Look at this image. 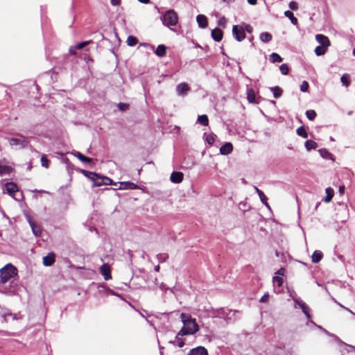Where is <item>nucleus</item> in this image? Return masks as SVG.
I'll use <instances>...</instances> for the list:
<instances>
[{
    "label": "nucleus",
    "mask_w": 355,
    "mask_h": 355,
    "mask_svg": "<svg viewBox=\"0 0 355 355\" xmlns=\"http://www.w3.org/2000/svg\"><path fill=\"white\" fill-rule=\"evenodd\" d=\"M181 321L184 324L183 328L178 332L177 338L179 336L185 335H193L199 330V326L196 319L192 318L189 314L182 313L180 315Z\"/></svg>",
    "instance_id": "1"
},
{
    "label": "nucleus",
    "mask_w": 355,
    "mask_h": 355,
    "mask_svg": "<svg viewBox=\"0 0 355 355\" xmlns=\"http://www.w3.org/2000/svg\"><path fill=\"white\" fill-rule=\"evenodd\" d=\"M82 173L94 182V186L116 185V183H114L112 180L107 177L101 176L96 173L89 172L85 170H82Z\"/></svg>",
    "instance_id": "2"
},
{
    "label": "nucleus",
    "mask_w": 355,
    "mask_h": 355,
    "mask_svg": "<svg viewBox=\"0 0 355 355\" xmlns=\"http://www.w3.org/2000/svg\"><path fill=\"white\" fill-rule=\"evenodd\" d=\"M17 275V268L11 263H8L0 270V283L6 284Z\"/></svg>",
    "instance_id": "3"
},
{
    "label": "nucleus",
    "mask_w": 355,
    "mask_h": 355,
    "mask_svg": "<svg viewBox=\"0 0 355 355\" xmlns=\"http://www.w3.org/2000/svg\"><path fill=\"white\" fill-rule=\"evenodd\" d=\"M216 311L218 316L224 319L227 323L234 322L239 319V317L236 315L239 313L238 311L222 308Z\"/></svg>",
    "instance_id": "4"
},
{
    "label": "nucleus",
    "mask_w": 355,
    "mask_h": 355,
    "mask_svg": "<svg viewBox=\"0 0 355 355\" xmlns=\"http://www.w3.org/2000/svg\"><path fill=\"white\" fill-rule=\"evenodd\" d=\"M16 135L18 137H11L7 139L10 146L15 150H19L26 148L28 145V141L24 135L19 133L16 134Z\"/></svg>",
    "instance_id": "5"
},
{
    "label": "nucleus",
    "mask_w": 355,
    "mask_h": 355,
    "mask_svg": "<svg viewBox=\"0 0 355 355\" xmlns=\"http://www.w3.org/2000/svg\"><path fill=\"white\" fill-rule=\"evenodd\" d=\"M161 20L165 26L170 28L178 24V17L173 10H169L161 17Z\"/></svg>",
    "instance_id": "6"
},
{
    "label": "nucleus",
    "mask_w": 355,
    "mask_h": 355,
    "mask_svg": "<svg viewBox=\"0 0 355 355\" xmlns=\"http://www.w3.org/2000/svg\"><path fill=\"white\" fill-rule=\"evenodd\" d=\"M232 35L238 42L243 40L245 38L244 28L239 25L233 26Z\"/></svg>",
    "instance_id": "7"
},
{
    "label": "nucleus",
    "mask_w": 355,
    "mask_h": 355,
    "mask_svg": "<svg viewBox=\"0 0 355 355\" xmlns=\"http://www.w3.org/2000/svg\"><path fill=\"white\" fill-rule=\"evenodd\" d=\"M283 279L279 276H275L272 278V282L274 285V291L276 293H280L282 292V286L283 284Z\"/></svg>",
    "instance_id": "8"
},
{
    "label": "nucleus",
    "mask_w": 355,
    "mask_h": 355,
    "mask_svg": "<svg viewBox=\"0 0 355 355\" xmlns=\"http://www.w3.org/2000/svg\"><path fill=\"white\" fill-rule=\"evenodd\" d=\"M189 90V86L185 83H180L176 87V92L178 96H186Z\"/></svg>",
    "instance_id": "9"
},
{
    "label": "nucleus",
    "mask_w": 355,
    "mask_h": 355,
    "mask_svg": "<svg viewBox=\"0 0 355 355\" xmlns=\"http://www.w3.org/2000/svg\"><path fill=\"white\" fill-rule=\"evenodd\" d=\"M100 271L105 280H109L112 279L111 270L108 264H103L100 268Z\"/></svg>",
    "instance_id": "10"
},
{
    "label": "nucleus",
    "mask_w": 355,
    "mask_h": 355,
    "mask_svg": "<svg viewBox=\"0 0 355 355\" xmlns=\"http://www.w3.org/2000/svg\"><path fill=\"white\" fill-rule=\"evenodd\" d=\"M315 40H317V42L318 43H320L321 44V46H322L325 48H327L331 44V42H330V40H329V38L324 35H321V34L316 35Z\"/></svg>",
    "instance_id": "11"
},
{
    "label": "nucleus",
    "mask_w": 355,
    "mask_h": 355,
    "mask_svg": "<svg viewBox=\"0 0 355 355\" xmlns=\"http://www.w3.org/2000/svg\"><path fill=\"white\" fill-rule=\"evenodd\" d=\"M5 189L6 192L11 196H13L14 193L18 191L17 185L12 182L6 183L5 185Z\"/></svg>",
    "instance_id": "12"
},
{
    "label": "nucleus",
    "mask_w": 355,
    "mask_h": 355,
    "mask_svg": "<svg viewBox=\"0 0 355 355\" xmlns=\"http://www.w3.org/2000/svg\"><path fill=\"white\" fill-rule=\"evenodd\" d=\"M3 318L5 322H8L10 320H17L21 318L20 313H12L10 312L6 313L3 315Z\"/></svg>",
    "instance_id": "13"
},
{
    "label": "nucleus",
    "mask_w": 355,
    "mask_h": 355,
    "mask_svg": "<svg viewBox=\"0 0 355 355\" xmlns=\"http://www.w3.org/2000/svg\"><path fill=\"white\" fill-rule=\"evenodd\" d=\"M188 355H208V352L204 347L199 346L191 349Z\"/></svg>",
    "instance_id": "14"
},
{
    "label": "nucleus",
    "mask_w": 355,
    "mask_h": 355,
    "mask_svg": "<svg viewBox=\"0 0 355 355\" xmlns=\"http://www.w3.org/2000/svg\"><path fill=\"white\" fill-rule=\"evenodd\" d=\"M139 189V186L131 182H120V186L119 189Z\"/></svg>",
    "instance_id": "15"
},
{
    "label": "nucleus",
    "mask_w": 355,
    "mask_h": 355,
    "mask_svg": "<svg viewBox=\"0 0 355 355\" xmlns=\"http://www.w3.org/2000/svg\"><path fill=\"white\" fill-rule=\"evenodd\" d=\"M55 262V254L53 253H49L46 256L43 257V264L45 266H51Z\"/></svg>",
    "instance_id": "16"
},
{
    "label": "nucleus",
    "mask_w": 355,
    "mask_h": 355,
    "mask_svg": "<svg viewBox=\"0 0 355 355\" xmlns=\"http://www.w3.org/2000/svg\"><path fill=\"white\" fill-rule=\"evenodd\" d=\"M170 179L173 183H180L183 180V173L182 172H173Z\"/></svg>",
    "instance_id": "17"
},
{
    "label": "nucleus",
    "mask_w": 355,
    "mask_h": 355,
    "mask_svg": "<svg viewBox=\"0 0 355 355\" xmlns=\"http://www.w3.org/2000/svg\"><path fill=\"white\" fill-rule=\"evenodd\" d=\"M233 150V146L231 143L227 142L220 148V153L222 155H228Z\"/></svg>",
    "instance_id": "18"
},
{
    "label": "nucleus",
    "mask_w": 355,
    "mask_h": 355,
    "mask_svg": "<svg viewBox=\"0 0 355 355\" xmlns=\"http://www.w3.org/2000/svg\"><path fill=\"white\" fill-rule=\"evenodd\" d=\"M223 31L220 28H215L211 31V37L216 42H220L223 39Z\"/></svg>",
    "instance_id": "19"
},
{
    "label": "nucleus",
    "mask_w": 355,
    "mask_h": 355,
    "mask_svg": "<svg viewBox=\"0 0 355 355\" xmlns=\"http://www.w3.org/2000/svg\"><path fill=\"white\" fill-rule=\"evenodd\" d=\"M196 21L199 27L205 28L207 26V19L203 15H198L196 17Z\"/></svg>",
    "instance_id": "20"
},
{
    "label": "nucleus",
    "mask_w": 355,
    "mask_h": 355,
    "mask_svg": "<svg viewBox=\"0 0 355 355\" xmlns=\"http://www.w3.org/2000/svg\"><path fill=\"white\" fill-rule=\"evenodd\" d=\"M254 190L255 191L257 192V193L258 194L259 198H260V200L262 202L263 204H264L267 207H269V205L268 203L267 202V197L266 196V195L263 193V191H261L259 188H257V187H254Z\"/></svg>",
    "instance_id": "21"
},
{
    "label": "nucleus",
    "mask_w": 355,
    "mask_h": 355,
    "mask_svg": "<svg viewBox=\"0 0 355 355\" xmlns=\"http://www.w3.org/2000/svg\"><path fill=\"white\" fill-rule=\"evenodd\" d=\"M323 257V253L320 250H315L312 254L311 259L313 263H318Z\"/></svg>",
    "instance_id": "22"
},
{
    "label": "nucleus",
    "mask_w": 355,
    "mask_h": 355,
    "mask_svg": "<svg viewBox=\"0 0 355 355\" xmlns=\"http://www.w3.org/2000/svg\"><path fill=\"white\" fill-rule=\"evenodd\" d=\"M30 225L31 227L33 233L36 236H40L42 233V230L40 225H36L32 221H29Z\"/></svg>",
    "instance_id": "23"
},
{
    "label": "nucleus",
    "mask_w": 355,
    "mask_h": 355,
    "mask_svg": "<svg viewBox=\"0 0 355 355\" xmlns=\"http://www.w3.org/2000/svg\"><path fill=\"white\" fill-rule=\"evenodd\" d=\"M72 154L76 157L77 158H78L81 162H85V163H90L92 162V159L88 157H86L85 155H83L82 153H80V152H73L72 153Z\"/></svg>",
    "instance_id": "24"
},
{
    "label": "nucleus",
    "mask_w": 355,
    "mask_h": 355,
    "mask_svg": "<svg viewBox=\"0 0 355 355\" xmlns=\"http://www.w3.org/2000/svg\"><path fill=\"white\" fill-rule=\"evenodd\" d=\"M272 35L268 32L261 33L259 35V39L264 43H268L272 40Z\"/></svg>",
    "instance_id": "25"
},
{
    "label": "nucleus",
    "mask_w": 355,
    "mask_h": 355,
    "mask_svg": "<svg viewBox=\"0 0 355 355\" xmlns=\"http://www.w3.org/2000/svg\"><path fill=\"white\" fill-rule=\"evenodd\" d=\"M284 16L288 17L291 20L292 24H293L294 26L297 25V19L293 15V13L291 10L285 11Z\"/></svg>",
    "instance_id": "26"
},
{
    "label": "nucleus",
    "mask_w": 355,
    "mask_h": 355,
    "mask_svg": "<svg viewBox=\"0 0 355 355\" xmlns=\"http://www.w3.org/2000/svg\"><path fill=\"white\" fill-rule=\"evenodd\" d=\"M166 47L163 44L159 45L155 51V53L159 57L164 56L166 55Z\"/></svg>",
    "instance_id": "27"
},
{
    "label": "nucleus",
    "mask_w": 355,
    "mask_h": 355,
    "mask_svg": "<svg viewBox=\"0 0 355 355\" xmlns=\"http://www.w3.org/2000/svg\"><path fill=\"white\" fill-rule=\"evenodd\" d=\"M12 171V168L10 166L7 165H1L0 164V175H8Z\"/></svg>",
    "instance_id": "28"
},
{
    "label": "nucleus",
    "mask_w": 355,
    "mask_h": 355,
    "mask_svg": "<svg viewBox=\"0 0 355 355\" xmlns=\"http://www.w3.org/2000/svg\"><path fill=\"white\" fill-rule=\"evenodd\" d=\"M318 328L320 329H321L325 334L328 335L330 337H332L335 341L339 343H341V344H345L344 342L341 341L340 339L337 336H336L335 334H333L330 332H329L327 330L324 329V328H322L321 326H318Z\"/></svg>",
    "instance_id": "29"
},
{
    "label": "nucleus",
    "mask_w": 355,
    "mask_h": 355,
    "mask_svg": "<svg viewBox=\"0 0 355 355\" xmlns=\"http://www.w3.org/2000/svg\"><path fill=\"white\" fill-rule=\"evenodd\" d=\"M197 121L202 125H208L209 119L206 114L199 115Z\"/></svg>",
    "instance_id": "30"
},
{
    "label": "nucleus",
    "mask_w": 355,
    "mask_h": 355,
    "mask_svg": "<svg viewBox=\"0 0 355 355\" xmlns=\"http://www.w3.org/2000/svg\"><path fill=\"white\" fill-rule=\"evenodd\" d=\"M325 191H326L327 196L324 198V201L325 202H329L334 197V190L331 188H327Z\"/></svg>",
    "instance_id": "31"
},
{
    "label": "nucleus",
    "mask_w": 355,
    "mask_h": 355,
    "mask_svg": "<svg viewBox=\"0 0 355 355\" xmlns=\"http://www.w3.org/2000/svg\"><path fill=\"white\" fill-rule=\"evenodd\" d=\"M269 60L271 62H281L282 61V58L281 56L277 53H272L270 55Z\"/></svg>",
    "instance_id": "32"
},
{
    "label": "nucleus",
    "mask_w": 355,
    "mask_h": 355,
    "mask_svg": "<svg viewBox=\"0 0 355 355\" xmlns=\"http://www.w3.org/2000/svg\"><path fill=\"white\" fill-rule=\"evenodd\" d=\"M317 146H318V144L314 141L307 140L305 142V147H306V150L309 151L312 149H315L317 148Z\"/></svg>",
    "instance_id": "33"
},
{
    "label": "nucleus",
    "mask_w": 355,
    "mask_h": 355,
    "mask_svg": "<svg viewBox=\"0 0 355 355\" xmlns=\"http://www.w3.org/2000/svg\"><path fill=\"white\" fill-rule=\"evenodd\" d=\"M270 90L272 92L273 96L275 98H278L282 96V90L279 87H270Z\"/></svg>",
    "instance_id": "34"
},
{
    "label": "nucleus",
    "mask_w": 355,
    "mask_h": 355,
    "mask_svg": "<svg viewBox=\"0 0 355 355\" xmlns=\"http://www.w3.org/2000/svg\"><path fill=\"white\" fill-rule=\"evenodd\" d=\"M296 132L299 136H300L304 139L308 137V134H307L306 131L305 130L304 126L299 127L297 129Z\"/></svg>",
    "instance_id": "35"
},
{
    "label": "nucleus",
    "mask_w": 355,
    "mask_h": 355,
    "mask_svg": "<svg viewBox=\"0 0 355 355\" xmlns=\"http://www.w3.org/2000/svg\"><path fill=\"white\" fill-rule=\"evenodd\" d=\"M126 42L128 46H133L137 43V39L132 35H130L128 37Z\"/></svg>",
    "instance_id": "36"
},
{
    "label": "nucleus",
    "mask_w": 355,
    "mask_h": 355,
    "mask_svg": "<svg viewBox=\"0 0 355 355\" xmlns=\"http://www.w3.org/2000/svg\"><path fill=\"white\" fill-rule=\"evenodd\" d=\"M326 49L325 47L322 46H318L315 49V53L318 55V56H320V55H324L325 53H326Z\"/></svg>",
    "instance_id": "37"
},
{
    "label": "nucleus",
    "mask_w": 355,
    "mask_h": 355,
    "mask_svg": "<svg viewBox=\"0 0 355 355\" xmlns=\"http://www.w3.org/2000/svg\"><path fill=\"white\" fill-rule=\"evenodd\" d=\"M340 81L345 87H348L350 84L348 74H343L340 78Z\"/></svg>",
    "instance_id": "38"
},
{
    "label": "nucleus",
    "mask_w": 355,
    "mask_h": 355,
    "mask_svg": "<svg viewBox=\"0 0 355 355\" xmlns=\"http://www.w3.org/2000/svg\"><path fill=\"white\" fill-rule=\"evenodd\" d=\"M320 155L324 158H331L333 156L326 149H320L318 150Z\"/></svg>",
    "instance_id": "39"
},
{
    "label": "nucleus",
    "mask_w": 355,
    "mask_h": 355,
    "mask_svg": "<svg viewBox=\"0 0 355 355\" xmlns=\"http://www.w3.org/2000/svg\"><path fill=\"white\" fill-rule=\"evenodd\" d=\"M168 258V255L166 253H160L157 255V259L159 263L166 261Z\"/></svg>",
    "instance_id": "40"
},
{
    "label": "nucleus",
    "mask_w": 355,
    "mask_h": 355,
    "mask_svg": "<svg viewBox=\"0 0 355 355\" xmlns=\"http://www.w3.org/2000/svg\"><path fill=\"white\" fill-rule=\"evenodd\" d=\"M306 117L313 121L316 116V112L313 110H309L306 112Z\"/></svg>",
    "instance_id": "41"
},
{
    "label": "nucleus",
    "mask_w": 355,
    "mask_h": 355,
    "mask_svg": "<svg viewBox=\"0 0 355 355\" xmlns=\"http://www.w3.org/2000/svg\"><path fill=\"white\" fill-rule=\"evenodd\" d=\"M279 70L283 75H287L289 72V67L287 64H282L279 67Z\"/></svg>",
    "instance_id": "42"
},
{
    "label": "nucleus",
    "mask_w": 355,
    "mask_h": 355,
    "mask_svg": "<svg viewBox=\"0 0 355 355\" xmlns=\"http://www.w3.org/2000/svg\"><path fill=\"white\" fill-rule=\"evenodd\" d=\"M41 164L43 167H49V160L46 158L45 155H42L41 157Z\"/></svg>",
    "instance_id": "43"
},
{
    "label": "nucleus",
    "mask_w": 355,
    "mask_h": 355,
    "mask_svg": "<svg viewBox=\"0 0 355 355\" xmlns=\"http://www.w3.org/2000/svg\"><path fill=\"white\" fill-rule=\"evenodd\" d=\"M91 42H92V40L80 42L75 46V49H82L83 48H84L85 46H86Z\"/></svg>",
    "instance_id": "44"
},
{
    "label": "nucleus",
    "mask_w": 355,
    "mask_h": 355,
    "mask_svg": "<svg viewBox=\"0 0 355 355\" xmlns=\"http://www.w3.org/2000/svg\"><path fill=\"white\" fill-rule=\"evenodd\" d=\"M206 141L209 144L212 145L215 141V135H208L206 136Z\"/></svg>",
    "instance_id": "45"
},
{
    "label": "nucleus",
    "mask_w": 355,
    "mask_h": 355,
    "mask_svg": "<svg viewBox=\"0 0 355 355\" xmlns=\"http://www.w3.org/2000/svg\"><path fill=\"white\" fill-rule=\"evenodd\" d=\"M288 7L292 10H297L299 8L298 3L294 1H292L288 3Z\"/></svg>",
    "instance_id": "46"
},
{
    "label": "nucleus",
    "mask_w": 355,
    "mask_h": 355,
    "mask_svg": "<svg viewBox=\"0 0 355 355\" xmlns=\"http://www.w3.org/2000/svg\"><path fill=\"white\" fill-rule=\"evenodd\" d=\"M227 24V19L225 17H221L218 20V25L222 27H225Z\"/></svg>",
    "instance_id": "47"
},
{
    "label": "nucleus",
    "mask_w": 355,
    "mask_h": 355,
    "mask_svg": "<svg viewBox=\"0 0 355 355\" xmlns=\"http://www.w3.org/2000/svg\"><path fill=\"white\" fill-rule=\"evenodd\" d=\"M309 88V83L306 81H303L300 85V90L302 92H307Z\"/></svg>",
    "instance_id": "48"
},
{
    "label": "nucleus",
    "mask_w": 355,
    "mask_h": 355,
    "mask_svg": "<svg viewBox=\"0 0 355 355\" xmlns=\"http://www.w3.org/2000/svg\"><path fill=\"white\" fill-rule=\"evenodd\" d=\"M175 340L172 342L174 344H176L179 347H182L184 345V342L180 338V336L178 337V339L177 337L175 338Z\"/></svg>",
    "instance_id": "49"
},
{
    "label": "nucleus",
    "mask_w": 355,
    "mask_h": 355,
    "mask_svg": "<svg viewBox=\"0 0 355 355\" xmlns=\"http://www.w3.org/2000/svg\"><path fill=\"white\" fill-rule=\"evenodd\" d=\"M302 312L304 313V314L306 315V317L307 318V319H310L311 318V315L309 312V307L307 305H306L304 306V308L302 309Z\"/></svg>",
    "instance_id": "50"
},
{
    "label": "nucleus",
    "mask_w": 355,
    "mask_h": 355,
    "mask_svg": "<svg viewBox=\"0 0 355 355\" xmlns=\"http://www.w3.org/2000/svg\"><path fill=\"white\" fill-rule=\"evenodd\" d=\"M268 298H269V294L267 293H265L260 299V302H263V303H265V302H267L268 300Z\"/></svg>",
    "instance_id": "51"
},
{
    "label": "nucleus",
    "mask_w": 355,
    "mask_h": 355,
    "mask_svg": "<svg viewBox=\"0 0 355 355\" xmlns=\"http://www.w3.org/2000/svg\"><path fill=\"white\" fill-rule=\"evenodd\" d=\"M284 272H285V270L284 268H279L277 272H276V276H283L284 275Z\"/></svg>",
    "instance_id": "52"
},
{
    "label": "nucleus",
    "mask_w": 355,
    "mask_h": 355,
    "mask_svg": "<svg viewBox=\"0 0 355 355\" xmlns=\"http://www.w3.org/2000/svg\"><path fill=\"white\" fill-rule=\"evenodd\" d=\"M288 293H289V297L292 298V300H293L295 298L297 297V295L295 293V292L294 291H288Z\"/></svg>",
    "instance_id": "53"
},
{
    "label": "nucleus",
    "mask_w": 355,
    "mask_h": 355,
    "mask_svg": "<svg viewBox=\"0 0 355 355\" xmlns=\"http://www.w3.org/2000/svg\"><path fill=\"white\" fill-rule=\"evenodd\" d=\"M118 107H119V109L121 110H125L127 107H128V105L125 104V103H120L119 105H118Z\"/></svg>",
    "instance_id": "54"
},
{
    "label": "nucleus",
    "mask_w": 355,
    "mask_h": 355,
    "mask_svg": "<svg viewBox=\"0 0 355 355\" xmlns=\"http://www.w3.org/2000/svg\"><path fill=\"white\" fill-rule=\"evenodd\" d=\"M293 301L295 302V308H296L297 305L298 306L299 304H300L302 302V300L300 298L297 297L296 298H295L293 300Z\"/></svg>",
    "instance_id": "55"
},
{
    "label": "nucleus",
    "mask_w": 355,
    "mask_h": 355,
    "mask_svg": "<svg viewBox=\"0 0 355 355\" xmlns=\"http://www.w3.org/2000/svg\"><path fill=\"white\" fill-rule=\"evenodd\" d=\"M244 30L246 31L248 33H251L253 31V28L250 25L248 24L245 26Z\"/></svg>",
    "instance_id": "56"
},
{
    "label": "nucleus",
    "mask_w": 355,
    "mask_h": 355,
    "mask_svg": "<svg viewBox=\"0 0 355 355\" xmlns=\"http://www.w3.org/2000/svg\"><path fill=\"white\" fill-rule=\"evenodd\" d=\"M110 2L113 6H119L120 4L121 0H110Z\"/></svg>",
    "instance_id": "57"
},
{
    "label": "nucleus",
    "mask_w": 355,
    "mask_h": 355,
    "mask_svg": "<svg viewBox=\"0 0 355 355\" xmlns=\"http://www.w3.org/2000/svg\"><path fill=\"white\" fill-rule=\"evenodd\" d=\"M77 49H75V46L73 47H70L69 49V52L71 53V54H73V55H75L76 54V50Z\"/></svg>",
    "instance_id": "58"
},
{
    "label": "nucleus",
    "mask_w": 355,
    "mask_h": 355,
    "mask_svg": "<svg viewBox=\"0 0 355 355\" xmlns=\"http://www.w3.org/2000/svg\"><path fill=\"white\" fill-rule=\"evenodd\" d=\"M248 3L250 4V5H256L257 3V0H247Z\"/></svg>",
    "instance_id": "59"
},
{
    "label": "nucleus",
    "mask_w": 355,
    "mask_h": 355,
    "mask_svg": "<svg viewBox=\"0 0 355 355\" xmlns=\"http://www.w3.org/2000/svg\"><path fill=\"white\" fill-rule=\"evenodd\" d=\"M306 305V304L302 301L300 304H299L298 306L302 309L304 308V306Z\"/></svg>",
    "instance_id": "60"
},
{
    "label": "nucleus",
    "mask_w": 355,
    "mask_h": 355,
    "mask_svg": "<svg viewBox=\"0 0 355 355\" xmlns=\"http://www.w3.org/2000/svg\"><path fill=\"white\" fill-rule=\"evenodd\" d=\"M306 305V304L302 301L300 304H299L298 306L302 309L304 308V306Z\"/></svg>",
    "instance_id": "61"
},
{
    "label": "nucleus",
    "mask_w": 355,
    "mask_h": 355,
    "mask_svg": "<svg viewBox=\"0 0 355 355\" xmlns=\"http://www.w3.org/2000/svg\"><path fill=\"white\" fill-rule=\"evenodd\" d=\"M248 98L250 102H253L254 101L252 96L250 95V92H248Z\"/></svg>",
    "instance_id": "62"
},
{
    "label": "nucleus",
    "mask_w": 355,
    "mask_h": 355,
    "mask_svg": "<svg viewBox=\"0 0 355 355\" xmlns=\"http://www.w3.org/2000/svg\"><path fill=\"white\" fill-rule=\"evenodd\" d=\"M344 345H347V347H349V348H351V349H352L353 350L355 351V347L354 346L349 345H347L346 343H345Z\"/></svg>",
    "instance_id": "63"
},
{
    "label": "nucleus",
    "mask_w": 355,
    "mask_h": 355,
    "mask_svg": "<svg viewBox=\"0 0 355 355\" xmlns=\"http://www.w3.org/2000/svg\"><path fill=\"white\" fill-rule=\"evenodd\" d=\"M159 269H160V267H159V265H157V266H156L155 267V270L156 272H159Z\"/></svg>",
    "instance_id": "64"
}]
</instances>
